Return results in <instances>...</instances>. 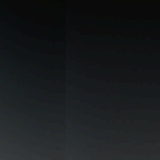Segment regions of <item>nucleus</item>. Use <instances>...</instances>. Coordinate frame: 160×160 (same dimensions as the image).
I'll use <instances>...</instances> for the list:
<instances>
[{
    "instance_id": "1",
    "label": "nucleus",
    "mask_w": 160,
    "mask_h": 160,
    "mask_svg": "<svg viewBox=\"0 0 160 160\" xmlns=\"http://www.w3.org/2000/svg\"><path fill=\"white\" fill-rule=\"evenodd\" d=\"M4 118L2 115H0V123L3 122Z\"/></svg>"
}]
</instances>
